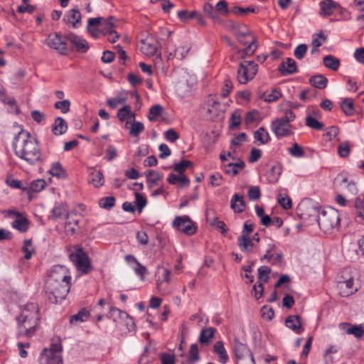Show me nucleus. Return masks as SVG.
<instances>
[{"label": "nucleus", "instance_id": "f257e3e1", "mask_svg": "<svg viewBox=\"0 0 364 364\" xmlns=\"http://www.w3.org/2000/svg\"><path fill=\"white\" fill-rule=\"evenodd\" d=\"M299 215L302 218L308 215L311 220L317 222L320 228L325 232H328L334 229L338 230L340 225V215L338 210L329 208L320 210V208L311 203L308 205L300 204L298 208Z\"/></svg>", "mask_w": 364, "mask_h": 364}, {"label": "nucleus", "instance_id": "f03ea898", "mask_svg": "<svg viewBox=\"0 0 364 364\" xmlns=\"http://www.w3.org/2000/svg\"><path fill=\"white\" fill-rule=\"evenodd\" d=\"M15 154L30 165H35L41 160V151L36 139L21 129L13 141Z\"/></svg>", "mask_w": 364, "mask_h": 364}, {"label": "nucleus", "instance_id": "7ed1b4c3", "mask_svg": "<svg viewBox=\"0 0 364 364\" xmlns=\"http://www.w3.org/2000/svg\"><path fill=\"white\" fill-rule=\"evenodd\" d=\"M50 280H46L45 291L48 300L53 304H58L64 300L70 291V283L68 282H56L55 284L50 283Z\"/></svg>", "mask_w": 364, "mask_h": 364}, {"label": "nucleus", "instance_id": "20e7f679", "mask_svg": "<svg viewBox=\"0 0 364 364\" xmlns=\"http://www.w3.org/2000/svg\"><path fill=\"white\" fill-rule=\"evenodd\" d=\"M258 70V65L254 61L241 63L237 70V80L240 84H246L252 80Z\"/></svg>", "mask_w": 364, "mask_h": 364}, {"label": "nucleus", "instance_id": "39448f33", "mask_svg": "<svg viewBox=\"0 0 364 364\" xmlns=\"http://www.w3.org/2000/svg\"><path fill=\"white\" fill-rule=\"evenodd\" d=\"M69 257L81 273L87 274L91 270L92 267L89 257L82 249L79 248L75 252H71Z\"/></svg>", "mask_w": 364, "mask_h": 364}, {"label": "nucleus", "instance_id": "423d86ee", "mask_svg": "<svg viewBox=\"0 0 364 364\" xmlns=\"http://www.w3.org/2000/svg\"><path fill=\"white\" fill-rule=\"evenodd\" d=\"M38 318L23 319V318L16 317L18 324V336H26L31 337L36 332L38 324Z\"/></svg>", "mask_w": 364, "mask_h": 364}, {"label": "nucleus", "instance_id": "0eeeda50", "mask_svg": "<svg viewBox=\"0 0 364 364\" xmlns=\"http://www.w3.org/2000/svg\"><path fill=\"white\" fill-rule=\"evenodd\" d=\"M348 270L342 272V274H347ZM337 289L341 296H349L358 291V287L354 284L353 279L351 277H345L341 275L337 281Z\"/></svg>", "mask_w": 364, "mask_h": 364}, {"label": "nucleus", "instance_id": "6e6552de", "mask_svg": "<svg viewBox=\"0 0 364 364\" xmlns=\"http://www.w3.org/2000/svg\"><path fill=\"white\" fill-rule=\"evenodd\" d=\"M173 225L187 235H192L196 231V226L187 215L177 216L173 221Z\"/></svg>", "mask_w": 364, "mask_h": 364}, {"label": "nucleus", "instance_id": "1a4fd4ad", "mask_svg": "<svg viewBox=\"0 0 364 364\" xmlns=\"http://www.w3.org/2000/svg\"><path fill=\"white\" fill-rule=\"evenodd\" d=\"M270 127L277 138L289 136L294 134L292 126L279 118L272 121Z\"/></svg>", "mask_w": 364, "mask_h": 364}, {"label": "nucleus", "instance_id": "9d476101", "mask_svg": "<svg viewBox=\"0 0 364 364\" xmlns=\"http://www.w3.org/2000/svg\"><path fill=\"white\" fill-rule=\"evenodd\" d=\"M46 280H50V283L55 284L56 282H68L70 283L71 276L70 275L68 269L65 266L55 265L51 269Z\"/></svg>", "mask_w": 364, "mask_h": 364}, {"label": "nucleus", "instance_id": "9b49d317", "mask_svg": "<svg viewBox=\"0 0 364 364\" xmlns=\"http://www.w3.org/2000/svg\"><path fill=\"white\" fill-rule=\"evenodd\" d=\"M65 36L63 38L57 33L50 34L47 39V45L58 51L63 55H67L68 48L67 43L65 41Z\"/></svg>", "mask_w": 364, "mask_h": 364}, {"label": "nucleus", "instance_id": "f8f14e48", "mask_svg": "<svg viewBox=\"0 0 364 364\" xmlns=\"http://www.w3.org/2000/svg\"><path fill=\"white\" fill-rule=\"evenodd\" d=\"M141 51L147 56H156L161 60V53L159 51V43L152 38H147L141 41Z\"/></svg>", "mask_w": 364, "mask_h": 364}, {"label": "nucleus", "instance_id": "ddd939ff", "mask_svg": "<svg viewBox=\"0 0 364 364\" xmlns=\"http://www.w3.org/2000/svg\"><path fill=\"white\" fill-rule=\"evenodd\" d=\"M232 348L237 361L253 356L247 345L240 342L238 340L234 341Z\"/></svg>", "mask_w": 364, "mask_h": 364}, {"label": "nucleus", "instance_id": "4468645a", "mask_svg": "<svg viewBox=\"0 0 364 364\" xmlns=\"http://www.w3.org/2000/svg\"><path fill=\"white\" fill-rule=\"evenodd\" d=\"M17 317L23 318V319H31V317L40 319L38 304L36 303H28L26 304L21 314Z\"/></svg>", "mask_w": 364, "mask_h": 364}, {"label": "nucleus", "instance_id": "2eb2a0df", "mask_svg": "<svg viewBox=\"0 0 364 364\" xmlns=\"http://www.w3.org/2000/svg\"><path fill=\"white\" fill-rule=\"evenodd\" d=\"M319 14L323 17L332 15L339 6V4L333 0H323L319 3Z\"/></svg>", "mask_w": 364, "mask_h": 364}, {"label": "nucleus", "instance_id": "dca6fc26", "mask_svg": "<svg viewBox=\"0 0 364 364\" xmlns=\"http://www.w3.org/2000/svg\"><path fill=\"white\" fill-rule=\"evenodd\" d=\"M41 364H63L61 354H53L51 351H42L39 358Z\"/></svg>", "mask_w": 364, "mask_h": 364}, {"label": "nucleus", "instance_id": "f3484780", "mask_svg": "<svg viewBox=\"0 0 364 364\" xmlns=\"http://www.w3.org/2000/svg\"><path fill=\"white\" fill-rule=\"evenodd\" d=\"M279 73L285 76L297 73L296 62L291 58H287L285 61L282 62L278 68Z\"/></svg>", "mask_w": 364, "mask_h": 364}, {"label": "nucleus", "instance_id": "a211bd4d", "mask_svg": "<svg viewBox=\"0 0 364 364\" xmlns=\"http://www.w3.org/2000/svg\"><path fill=\"white\" fill-rule=\"evenodd\" d=\"M68 217V210L65 203L63 202L56 203L51 210V214L48 216L50 220H58L63 217Z\"/></svg>", "mask_w": 364, "mask_h": 364}, {"label": "nucleus", "instance_id": "6ab92c4d", "mask_svg": "<svg viewBox=\"0 0 364 364\" xmlns=\"http://www.w3.org/2000/svg\"><path fill=\"white\" fill-rule=\"evenodd\" d=\"M81 14L78 8H73L68 11L63 17V21L70 23L74 28H77L81 23Z\"/></svg>", "mask_w": 364, "mask_h": 364}, {"label": "nucleus", "instance_id": "aec40b11", "mask_svg": "<svg viewBox=\"0 0 364 364\" xmlns=\"http://www.w3.org/2000/svg\"><path fill=\"white\" fill-rule=\"evenodd\" d=\"M65 38L75 46L77 51L85 53L89 48L88 43L85 39L73 33H69Z\"/></svg>", "mask_w": 364, "mask_h": 364}, {"label": "nucleus", "instance_id": "412c9836", "mask_svg": "<svg viewBox=\"0 0 364 364\" xmlns=\"http://www.w3.org/2000/svg\"><path fill=\"white\" fill-rule=\"evenodd\" d=\"M230 208L235 213H241L246 208V203L244 197L238 193H235L230 200Z\"/></svg>", "mask_w": 364, "mask_h": 364}, {"label": "nucleus", "instance_id": "4be33fe9", "mask_svg": "<svg viewBox=\"0 0 364 364\" xmlns=\"http://www.w3.org/2000/svg\"><path fill=\"white\" fill-rule=\"evenodd\" d=\"M287 327L294 331L297 334H300L304 331L301 323V317L298 315L289 316L285 321Z\"/></svg>", "mask_w": 364, "mask_h": 364}, {"label": "nucleus", "instance_id": "5701e85b", "mask_svg": "<svg viewBox=\"0 0 364 364\" xmlns=\"http://www.w3.org/2000/svg\"><path fill=\"white\" fill-rule=\"evenodd\" d=\"M215 332L216 329L213 327L202 329L199 337L200 344L203 346H208L210 343Z\"/></svg>", "mask_w": 364, "mask_h": 364}, {"label": "nucleus", "instance_id": "b1692460", "mask_svg": "<svg viewBox=\"0 0 364 364\" xmlns=\"http://www.w3.org/2000/svg\"><path fill=\"white\" fill-rule=\"evenodd\" d=\"M213 352L219 357L220 363L225 364L228 360V355L224 347L223 343L220 341H217L213 346Z\"/></svg>", "mask_w": 364, "mask_h": 364}, {"label": "nucleus", "instance_id": "393cba45", "mask_svg": "<svg viewBox=\"0 0 364 364\" xmlns=\"http://www.w3.org/2000/svg\"><path fill=\"white\" fill-rule=\"evenodd\" d=\"M68 125L66 122L60 117L55 119L52 126V132L55 135H62L67 131Z\"/></svg>", "mask_w": 364, "mask_h": 364}, {"label": "nucleus", "instance_id": "a878e982", "mask_svg": "<svg viewBox=\"0 0 364 364\" xmlns=\"http://www.w3.org/2000/svg\"><path fill=\"white\" fill-rule=\"evenodd\" d=\"M88 181L96 188L101 187L105 182L102 173L100 171L92 170L89 174Z\"/></svg>", "mask_w": 364, "mask_h": 364}, {"label": "nucleus", "instance_id": "bb28decb", "mask_svg": "<svg viewBox=\"0 0 364 364\" xmlns=\"http://www.w3.org/2000/svg\"><path fill=\"white\" fill-rule=\"evenodd\" d=\"M238 246L242 252H251L255 244L250 237H245V236H240L237 239Z\"/></svg>", "mask_w": 364, "mask_h": 364}, {"label": "nucleus", "instance_id": "cd10ccee", "mask_svg": "<svg viewBox=\"0 0 364 364\" xmlns=\"http://www.w3.org/2000/svg\"><path fill=\"white\" fill-rule=\"evenodd\" d=\"M203 12L205 16L213 20L215 23H220L222 21L219 14H217V11H215V8L212 4L209 3L204 4L203 6Z\"/></svg>", "mask_w": 364, "mask_h": 364}, {"label": "nucleus", "instance_id": "c85d7f7f", "mask_svg": "<svg viewBox=\"0 0 364 364\" xmlns=\"http://www.w3.org/2000/svg\"><path fill=\"white\" fill-rule=\"evenodd\" d=\"M323 63L327 68L336 71L341 64L340 60L333 55H328L323 57Z\"/></svg>", "mask_w": 364, "mask_h": 364}, {"label": "nucleus", "instance_id": "c756f323", "mask_svg": "<svg viewBox=\"0 0 364 364\" xmlns=\"http://www.w3.org/2000/svg\"><path fill=\"white\" fill-rule=\"evenodd\" d=\"M254 137L259 142V144H267L271 139L269 133L264 127H260L255 131L254 133Z\"/></svg>", "mask_w": 364, "mask_h": 364}, {"label": "nucleus", "instance_id": "7c9ffc66", "mask_svg": "<svg viewBox=\"0 0 364 364\" xmlns=\"http://www.w3.org/2000/svg\"><path fill=\"white\" fill-rule=\"evenodd\" d=\"M282 168L280 164H277L272 166L267 173V179L270 183H276L281 175Z\"/></svg>", "mask_w": 364, "mask_h": 364}, {"label": "nucleus", "instance_id": "2f4dec72", "mask_svg": "<svg viewBox=\"0 0 364 364\" xmlns=\"http://www.w3.org/2000/svg\"><path fill=\"white\" fill-rule=\"evenodd\" d=\"M18 218L14 220L13 227L21 232H24L28 229V220L25 218L21 217L19 213H14Z\"/></svg>", "mask_w": 364, "mask_h": 364}, {"label": "nucleus", "instance_id": "473e14b6", "mask_svg": "<svg viewBox=\"0 0 364 364\" xmlns=\"http://www.w3.org/2000/svg\"><path fill=\"white\" fill-rule=\"evenodd\" d=\"M309 82L316 88L323 89L327 85L328 79L322 75H317L311 77Z\"/></svg>", "mask_w": 364, "mask_h": 364}, {"label": "nucleus", "instance_id": "72a5a7b5", "mask_svg": "<svg viewBox=\"0 0 364 364\" xmlns=\"http://www.w3.org/2000/svg\"><path fill=\"white\" fill-rule=\"evenodd\" d=\"M108 317L112 318L114 321L117 320V318H127L129 320V322L132 323V326H134V322L132 321V318L129 316V315L123 311H121L120 309L115 308V307H111L109 312L108 314Z\"/></svg>", "mask_w": 364, "mask_h": 364}, {"label": "nucleus", "instance_id": "f704fd0d", "mask_svg": "<svg viewBox=\"0 0 364 364\" xmlns=\"http://www.w3.org/2000/svg\"><path fill=\"white\" fill-rule=\"evenodd\" d=\"M49 173L53 176L59 178H65L67 176L65 170L63 168L59 162H55L52 165Z\"/></svg>", "mask_w": 364, "mask_h": 364}, {"label": "nucleus", "instance_id": "c9c22d12", "mask_svg": "<svg viewBox=\"0 0 364 364\" xmlns=\"http://www.w3.org/2000/svg\"><path fill=\"white\" fill-rule=\"evenodd\" d=\"M341 108L347 116H352L354 114V104L350 98L343 100L341 102Z\"/></svg>", "mask_w": 364, "mask_h": 364}, {"label": "nucleus", "instance_id": "e433bc0d", "mask_svg": "<svg viewBox=\"0 0 364 364\" xmlns=\"http://www.w3.org/2000/svg\"><path fill=\"white\" fill-rule=\"evenodd\" d=\"M89 315V311L82 309L77 314L70 316V322L72 324L83 322L87 319Z\"/></svg>", "mask_w": 364, "mask_h": 364}, {"label": "nucleus", "instance_id": "4c0bfd02", "mask_svg": "<svg viewBox=\"0 0 364 364\" xmlns=\"http://www.w3.org/2000/svg\"><path fill=\"white\" fill-rule=\"evenodd\" d=\"M200 360L199 350L198 345L191 344L188 352V362L194 364Z\"/></svg>", "mask_w": 364, "mask_h": 364}, {"label": "nucleus", "instance_id": "58836bf2", "mask_svg": "<svg viewBox=\"0 0 364 364\" xmlns=\"http://www.w3.org/2000/svg\"><path fill=\"white\" fill-rule=\"evenodd\" d=\"M156 287L161 295H168L172 292V289L168 283L161 281V277L156 279Z\"/></svg>", "mask_w": 364, "mask_h": 364}, {"label": "nucleus", "instance_id": "ea45409f", "mask_svg": "<svg viewBox=\"0 0 364 364\" xmlns=\"http://www.w3.org/2000/svg\"><path fill=\"white\" fill-rule=\"evenodd\" d=\"M115 201L116 199L113 196L104 197L99 200V205L102 208L110 210L114 206Z\"/></svg>", "mask_w": 364, "mask_h": 364}, {"label": "nucleus", "instance_id": "a19ab883", "mask_svg": "<svg viewBox=\"0 0 364 364\" xmlns=\"http://www.w3.org/2000/svg\"><path fill=\"white\" fill-rule=\"evenodd\" d=\"M258 282H267L271 269L267 266H261L258 269Z\"/></svg>", "mask_w": 364, "mask_h": 364}, {"label": "nucleus", "instance_id": "79ce46f5", "mask_svg": "<svg viewBox=\"0 0 364 364\" xmlns=\"http://www.w3.org/2000/svg\"><path fill=\"white\" fill-rule=\"evenodd\" d=\"M144 130V126L143 123L140 122H134L130 124L129 127V134L132 136L137 137L140 133Z\"/></svg>", "mask_w": 364, "mask_h": 364}, {"label": "nucleus", "instance_id": "37998d69", "mask_svg": "<svg viewBox=\"0 0 364 364\" xmlns=\"http://www.w3.org/2000/svg\"><path fill=\"white\" fill-rule=\"evenodd\" d=\"M126 100V97L122 93H119L117 97L108 99L107 104L110 108L114 109L118 105L124 103Z\"/></svg>", "mask_w": 364, "mask_h": 364}, {"label": "nucleus", "instance_id": "c03bdc74", "mask_svg": "<svg viewBox=\"0 0 364 364\" xmlns=\"http://www.w3.org/2000/svg\"><path fill=\"white\" fill-rule=\"evenodd\" d=\"M46 185L43 179H38L33 181L28 187V190L31 192H39L43 190Z\"/></svg>", "mask_w": 364, "mask_h": 364}, {"label": "nucleus", "instance_id": "a18cd8bd", "mask_svg": "<svg viewBox=\"0 0 364 364\" xmlns=\"http://www.w3.org/2000/svg\"><path fill=\"white\" fill-rule=\"evenodd\" d=\"M147 182L151 185L156 184L162 178V175L154 170H148L146 173Z\"/></svg>", "mask_w": 364, "mask_h": 364}, {"label": "nucleus", "instance_id": "49530a36", "mask_svg": "<svg viewBox=\"0 0 364 364\" xmlns=\"http://www.w3.org/2000/svg\"><path fill=\"white\" fill-rule=\"evenodd\" d=\"M306 125L316 130H321L323 128V123L311 115L306 117Z\"/></svg>", "mask_w": 364, "mask_h": 364}, {"label": "nucleus", "instance_id": "de8ad7c7", "mask_svg": "<svg viewBox=\"0 0 364 364\" xmlns=\"http://www.w3.org/2000/svg\"><path fill=\"white\" fill-rule=\"evenodd\" d=\"M191 166L192 163L190 161L182 160L180 163L174 164L173 170L179 175H184L185 171Z\"/></svg>", "mask_w": 364, "mask_h": 364}, {"label": "nucleus", "instance_id": "09e8293b", "mask_svg": "<svg viewBox=\"0 0 364 364\" xmlns=\"http://www.w3.org/2000/svg\"><path fill=\"white\" fill-rule=\"evenodd\" d=\"M232 12L237 15L245 16L250 12L257 13V9L254 6H248L247 8H243V7H240V6H235L232 9Z\"/></svg>", "mask_w": 364, "mask_h": 364}, {"label": "nucleus", "instance_id": "8fccbe9b", "mask_svg": "<svg viewBox=\"0 0 364 364\" xmlns=\"http://www.w3.org/2000/svg\"><path fill=\"white\" fill-rule=\"evenodd\" d=\"M350 152V145L348 141H343L338 147V154L342 157H347Z\"/></svg>", "mask_w": 364, "mask_h": 364}, {"label": "nucleus", "instance_id": "3c124183", "mask_svg": "<svg viewBox=\"0 0 364 364\" xmlns=\"http://www.w3.org/2000/svg\"><path fill=\"white\" fill-rule=\"evenodd\" d=\"M247 196L250 200H257L261 197V191L259 186H251L247 191Z\"/></svg>", "mask_w": 364, "mask_h": 364}, {"label": "nucleus", "instance_id": "603ef678", "mask_svg": "<svg viewBox=\"0 0 364 364\" xmlns=\"http://www.w3.org/2000/svg\"><path fill=\"white\" fill-rule=\"evenodd\" d=\"M215 11H217V14L219 15H228L230 12L228 9V3L225 0L220 1L215 7Z\"/></svg>", "mask_w": 364, "mask_h": 364}, {"label": "nucleus", "instance_id": "864d4df0", "mask_svg": "<svg viewBox=\"0 0 364 364\" xmlns=\"http://www.w3.org/2000/svg\"><path fill=\"white\" fill-rule=\"evenodd\" d=\"M346 333L348 334H353L356 338H360L364 333V328L361 325L360 326L355 325L351 327H348L346 329Z\"/></svg>", "mask_w": 364, "mask_h": 364}, {"label": "nucleus", "instance_id": "5fc2aeb1", "mask_svg": "<svg viewBox=\"0 0 364 364\" xmlns=\"http://www.w3.org/2000/svg\"><path fill=\"white\" fill-rule=\"evenodd\" d=\"M281 96V92L277 89H274L270 93L267 95L264 94L263 98L268 102H272L279 100Z\"/></svg>", "mask_w": 364, "mask_h": 364}, {"label": "nucleus", "instance_id": "6e6d98bb", "mask_svg": "<svg viewBox=\"0 0 364 364\" xmlns=\"http://www.w3.org/2000/svg\"><path fill=\"white\" fill-rule=\"evenodd\" d=\"M23 251L25 253L24 257L26 259H30L32 257L33 252H34V249L32 247L31 240H26L24 241V246L23 247Z\"/></svg>", "mask_w": 364, "mask_h": 364}, {"label": "nucleus", "instance_id": "4d7b16f0", "mask_svg": "<svg viewBox=\"0 0 364 364\" xmlns=\"http://www.w3.org/2000/svg\"><path fill=\"white\" fill-rule=\"evenodd\" d=\"M163 108L159 105L152 106L149 109L148 118L150 121H154L156 117L160 115Z\"/></svg>", "mask_w": 364, "mask_h": 364}, {"label": "nucleus", "instance_id": "13d9d810", "mask_svg": "<svg viewBox=\"0 0 364 364\" xmlns=\"http://www.w3.org/2000/svg\"><path fill=\"white\" fill-rule=\"evenodd\" d=\"M307 49L308 47L306 44H299L294 51V56L298 60L303 59L306 53Z\"/></svg>", "mask_w": 364, "mask_h": 364}, {"label": "nucleus", "instance_id": "bf43d9fd", "mask_svg": "<svg viewBox=\"0 0 364 364\" xmlns=\"http://www.w3.org/2000/svg\"><path fill=\"white\" fill-rule=\"evenodd\" d=\"M135 203L139 211L141 213L143 208L146 205L147 200L144 196L139 193H135Z\"/></svg>", "mask_w": 364, "mask_h": 364}, {"label": "nucleus", "instance_id": "052dcab7", "mask_svg": "<svg viewBox=\"0 0 364 364\" xmlns=\"http://www.w3.org/2000/svg\"><path fill=\"white\" fill-rule=\"evenodd\" d=\"M171 274V272L166 268L161 267V268H159L158 270V274H159V277H161V281L166 282V283H168V284L170 283Z\"/></svg>", "mask_w": 364, "mask_h": 364}, {"label": "nucleus", "instance_id": "680f3d73", "mask_svg": "<svg viewBox=\"0 0 364 364\" xmlns=\"http://www.w3.org/2000/svg\"><path fill=\"white\" fill-rule=\"evenodd\" d=\"M54 106L56 109H60L62 113L65 114L69 112L70 102L68 100H64L63 101L56 102Z\"/></svg>", "mask_w": 364, "mask_h": 364}, {"label": "nucleus", "instance_id": "e2e57ef3", "mask_svg": "<svg viewBox=\"0 0 364 364\" xmlns=\"http://www.w3.org/2000/svg\"><path fill=\"white\" fill-rule=\"evenodd\" d=\"M257 46L256 45V41L254 38H252L251 42L248 45L247 47H246L242 51V57L244 58L245 55H250L254 53L257 48Z\"/></svg>", "mask_w": 364, "mask_h": 364}, {"label": "nucleus", "instance_id": "0e129e2a", "mask_svg": "<svg viewBox=\"0 0 364 364\" xmlns=\"http://www.w3.org/2000/svg\"><path fill=\"white\" fill-rule=\"evenodd\" d=\"M129 113L130 106L124 105V107L119 109L117 116L119 121L124 122L125 119H127V117Z\"/></svg>", "mask_w": 364, "mask_h": 364}, {"label": "nucleus", "instance_id": "69168bd1", "mask_svg": "<svg viewBox=\"0 0 364 364\" xmlns=\"http://www.w3.org/2000/svg\"><path fill=\"white\" fill-rule=\"evenodd\" d=\"M246 134L240 133L238 135L235 136L231 140L230 149H233V146L236 147L240 144L246 140Z\"/></svg>", "mask_w": 364, "mask_h": 364}, {"label": "nucleus", "instance_id": "338daca9", "mask_svg": "<svg viewBox=\"0 0 364 364\" xmlns=\"http://www.w3.org/2000/svg\"><path fill=\"white\" fill-rule=\"evenodd\" d=\"M289 153L291 156L295 157H301L304 154V151L301 146L297 144H294L289 149Z\"/></svg>", "mask_w": 364, "mask_h": 364}, {"label": "nucleus", "instance_id": "774afa93", "mask_svg": "<svg viewBox=\"0 0 364 364\" xmlns=\"http://www.w3.org/2000/svg\"><path fill=\"white\" fill-rule=\"evenodd\" d=\"M117 156V150L112 145H109L106 150V155L105 159L108 161H112Z\"/></svg>", "mask_w": 364, "mask_h": 364}]
</instances>
